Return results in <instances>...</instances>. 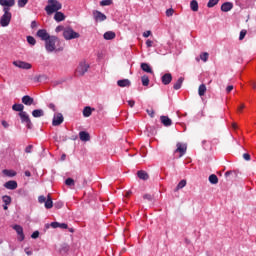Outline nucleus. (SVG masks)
<instances>
[{"instance_id":"obj_1","label":"nucleus","mask_w":256,"mask_h":256,"mask_svg":"<svg viewBox=\"0 0 256 256\" xmlns=\"http://www.w3.org/2000/svg\"><path fill=\"white\" fill-rule=\"evenodd\" d=\"M61 9H63V4L58 0H48V5L45 7L47 15H53V13L61 11Z\"/></svg>"},{"instance_id":"obj_2","label":"nucleus","mask_w":256,"mask_h":256,"mask_svg":"<svg viewBox=\"0 0 256 256\" xmlns=\"http://www.w3.org/2000/svg\"><path fill=\"white\" fill-rule=\"evenodd\" d=\"M57 43H59V38L57 36H51L49 40L45 42V49L48 53H53V51H63V48L57 49Z\"/></svg>"},{"instance_id":"obj_3","label":"nucleus","mask_w":256,"mask_h":256,"mask_svg":"<svg viewBox=\"0 0 256 256\" xmlns=\"http://www.w3.org/2000/svg\"><path fill=\"white\" fill-rule=\"evenodd\" d=\"M4 14L0 18L1 27H9V23H11L12 14L10 13L11 9L9 7L3 8Z\"/></svg>"},{"instance_id":"obj_4","label":"nucleus","mask_w":256,"mask_h":256,"mask_svg":"<svg viewBox=\"0 0 256 256\" xmlns=\"http://www.w3.org/2000/svg\"><path fill=\"white\" fill-rule=\"evenodd\" d=\"M63 37L66 41H71L72 39H79L81 35L78 32H75L73 28L67 27L64 29Z\"/></svg>"},{"instance_id":"obj_5","label":"nucleus","mask_w":256,"mask_h":256,"mask_svg":"<svg viewBox=\"0 0 256 256\" xmlns=\"http://www.w3.org/2000/svg\"><path fill=\"white\" fill-rule=\"evenodd\" d=\"M18 115L21 119V123H24L27 129H33V123L31 122V118H29V114H27V112H19Z\"/></svg>"},{"instance_id":"obj_6","label":"nucleus","mask_w":256,"mask_h":256,"mask_svg":"<svg viewBox=\"0 0 256 256\" xmlns=\"http://www.w3.org/2000/svg\"><path fill=\"white\" fill-rule=\"evenodd\" d=\"M87 71H89V64L81 62L76 69V75L83 77V75H85Z\"/></svg>"},{"instance_id":"obj_7","label":"nucleus","mask_w":256,"mask_h":256,"mask_svg":"<svg viewBox=\"0 0 256 256\" xmlns=\"http://www.w3.org/2000/svg\"><path fill=\"white\" fill-rule=\"evenodd\" d=\"M13 65L15 67H18V69H26V70H29V69H31V67H33L31 65V63L25 62V61H21V60L14 61Z\"/></svg>"},{"instance_id":"obj_8","label":"nucleus","mask_w":256,"mask_h":256,"mask_svg":"<svg viewBox=\"0 0 256 256\" xmlns=\"http://www.w3.org/2000/svg\"><path fill=\"white\" fill-rule=\"evenodd\" d=\"M63 121H65L63 114L56 113L53 117L52 125H53V127H59V125H61V123H63Z\"/></svg>"},{"instance_id":"obj_9","label":"nucleus","mask_w":256,"mask_h":256,"mask_svg":"<svg viewBox=\"0 0 256 256\" xmlns=\"http://www.w3.org/2000/svg\"><path fill=\"white\" fill-rule=\"evenodd\" d=\"M36 35L39 37V39H41V41H47L50 39L51 35H49V33H47V30L45 29H40L37 31Z\"/></svg>"},{"instance_id":"obj_10","label":"nucleus","mask_w":256,"mask_h":256,"mask_svg":"<svg viewBox=\"0 0 256 256\" xmlns=\"http://www.w3.org/2000/svg\"><path fill=\"white\" fill-rule=\"evenodd\" d=\"M177 148L175 150V153H180L179 157H183V155H185V153H187V145L186 144H182L181 142H178L176 144Z\"/></svg>"},{"instance_id":"obj_11","label":"nucleus","mask_w":256,"mask_h":256,"mask_svg":"<svg viewBox=\"0 0 256 256\" xmlns=\"http://www.w3.org/2000/svg\"><path fill=\"white\" fill-rule=\"evenodd\" d=\"M14 231H16L17 235H19L18 240L19 241H25V234L23 233V227L21 225H14L13 226Z\"/></svg>"},{"instance_id":"obj_12","label":"nucleus","mask_w":256,"mask_h":256,"mask_svg":"<svg viewBox=\"0 0 256 256\" xmlns=\"http://www.w3.org/2000/svg\"><path fill=\"white\" fill-rule=\"evenodd\" d=\"M93 17H94L95 21H97V22L107 20V16L99 10L93 11Z\"/></svg>"},{"instance_id":"obj_13","label":"nucleus","mask_w":256,"mask_h":256,"mask_svg":"<svg viewBox=\"0 0 256 256\" xmlns=\"http://www.w3.org/2000/svg\"><path fill=\"white\" fill-rule=\"evenodd\" d=\"M22 103L28 107H31V105L35 104V99L29 95H25L22 97Z\"/></svg>"},{"instance_id":"obj_14","label":"nucleus","mask_w":256,"mask_h":256,"mask_svg":"<svg viewBox=\"0 0 256 256\" xmlns=\"http://www.w3.org/2000/svg\"><path fill=\"white\" fill-rule=\"evenodd\" d=\"M4 187H5V189H9L10 191H15V189H17V187H18L17 181L10 180V181L4 183Z\"/></svg>"},{"instance_id":"obj_15","label":"nucleus","mask_w":256,"mask_h":256,"mask_svg":"<svg viewBox=\"0 0 256 256\" xmlns=\"http://www.w3.org/2000/svg\"><path fill=\"white\" fill-rule=\"evenodd\" d=\"M163 85H169L173 81V75L171 73H166L161 77Z\"/></svg>"},{"instance_id":"obj_16","label":"nucleus","mask_w":256,"mask_h":256,"mask_svg":"<svg viewBox=\"0 0 256 256\" xmlns=\"http://www.w3.org/2000/svg\"><path fill=\"white\" fill-rule=\"evenodd\" d=\"M160 121L164 125V127H171V125L173 124L168 116H161Z\"/></svg>"},{"instance_id":"obj_17","label":"nucleus","mask_w":256,"mask_h":256,"mask_svg":"<svg viewBox=\"0 0 256 256\" xmlns=\"http://www.w3.org/2000/svg\"><path fill=\"white\" fill-rule=\"evenodd\" d=\"M50 226L53 228V229H57V228H60V229H67L69 226L67 225V223H59V222H52L50 224Z\"/></svg>"},{"instance_id":"obj_18","label":"nucleus","mask_w":256,"mask_h":256,"mask_svg":"<svg viewBox=\"0 0 256 256\" xmlns=\"http://www.w3.org/2000/svg\"><path fill=\"white\" fill-rule=\"evenodd\" d=\"M231 9H233V3L231 2L223 3L221 6V11H223L224 13L231 11Z\"/></svg>"},{"instance_id":"obj_19","label":"nucleus","mask_w":256,"mask_h":256,"mask_svg":"<svg viewBox=\"0 0 256 256\" xmlns=\"http://www.w3.org/2000/svg\"><path fill=\"white\" fill-rule=\"evenodd\" d=\"M118 87H131V81L129 79H122L117 81Z\"/></svg>"},{"instance_id":"obj_20","label":"nucleus","mask_w":256,"mask_h":256,"mask_svg":"<svg viewBox=\"0 0 256 256\" xmlns=\"http://www.w3.org/2000/svg\"><path fill=\"white\" fill-rule=\"evenodd\" d=\"M54 20L57 21V23H61V21H65V14L63 12H55Z\"/></svg>"},{"instance_id":"obj_21","label":"nucleus","mask_w":256,"mask_h":256,"mask_svg":"<svg viewBox=\"0 0 256 256\" xmlns=\"http://www.w3.org/2000/svg\"><path fill=\"white\" fill-rule=\"evenodd\" d=\"M0 5L2 7H13L15 5V0H0Z\"/></svg>"},{"instance_id":"obj_22","label":"nucleus","mask_w":256,"mask_h":256,"mask_svg":"<svg viewBox=\"0 0 256 256\" xmlns=\"http://www.w3.org/2000/svg\"><path fill=\"white\" fill-rule=\"evenodd\" d=\"M183 81H185V78L180 77L176 83L173 85V89L175 91H179V89H181L182 85H183Z\"/></svg>"},{"instance_id":"obj_23","label":"nucleus","mask_w":256,"mask_h":256,"mask_svg":"<svg viewBox=\"0 0 256 256\" xmlns=\"http://www.w3.org/2000/svg\"><path fill=\"white\" fill-rule=\"evenodd\" d=\"M79 138L81 141H90L91 140V136L89 135V133H87L85 131H81L79 133Z\"/></svg>"},{"instance_id":"obj_24","label":"nucleus","mask_w":256,"mask_h":256,"mask_svg":"<svg viewBox=\"0 0 256 256\" xmlns=\"http://www.w3.org/2000/svg\"><path fill=\"white\" fill-rule=\"evenodd\" d=\"M137 175L140 179H142V181H147V179H149V174L144 170H139Z\"/></svg>"},{"instance_id":"obj_25","label":"nucleus","mask_w":256,"mask_h":256,"mask_svg":"<svg viewBox=\"0 0 256 256\" xmlns=\"http://www.w3.org/2000/svg\"><path fill=\"white\" fill-rule=\"evenodd\" d=\"M44 205L46 209H53V199L51 198V194H48Z\"/></svg>"},{"instance_id":"obj_26","label":"nucleus","mask_w":256,"mask_h":256,"mask_svg":"<svg viewBox=\"0 0 256 256\" xmlns=\"http://www.w3.org/2000/svg\"><path fill=\"white\" fill-rule=\"evenodd\" d=\"M45 115V112L43 109H36L32 111V116L35 118L43 117Z\"/></svg>"},{"instance_id":"obj_27","label":"nucleus","mask_w":256,"mask_h":256,"mask_svg":"<svg viewBox=\"0 0 256 256\" xmlns=\"http://www.w3.org/2000/svg\"><path fill=\"white\" fill-rule=\"evenodd\" d=\"M209 183L212 185H217L219 183V178L215 174H211L208 178Z\"/></svg>"},{"instance_id":"obj_28","label":"nucleus","mask_w":256,"mask_h":256,"mask_svg":"<svg viewBox=\"0 0 256 256\" xmlns=\"http://www.w3.org/2000/svg\"><path fill=\"white\" fill-rule=\"evenodd\" d=\"M141 69L145 73H153V69H151V66L149 64H147V63H142L141 64Z\"/></svg>"},{"instance_id":"obj_29","label":"nucleus","mask_w":256,"mask_h":256,"mask_svg":"<svg viewBox=\"0 0 256 256\" xmlns=\"http://www.w3.org/2000/svg\"><path fill=\"white\" fill-rule=\"evenodd\" d=\"M104 39H106V41H111V39H115V32L113 31L105 32Z\"/></svg>"},{"instance_id":"obj_30","label":"nucleus","mask_w":256,"mask_h":256,"mask_svg":"<svg viewBox=\"0 0 256 256\" xmlns=\"http://www.w3.org/2000/svg\"><path fill=\"white\" fill-rule=\"evenodd\" d=\"M205 93H207V86H205V84H201L198 88V95L200 97H203V95H205Z\"/></svg>"},{"instance_id":"obj_31","label":"nucleus","mask_w":256,"mask_h":256,"mask_svg":"<svg viewBox=\"0 0 256 256\" xmlns=\"http://www.w3.org/2000/svg\"><path fill=\"white\" fill-rule=\"evenodd\" d=\"M12 109H13V111H18L19 113H23L24 112L23 110L25 109V106L23 104H14L12 106Z\"/></svg>"},{"instance_id":"obj_32","label":"nucleus","mask_w":256,"mask_h":256,"mask_svg":"<svg viewBox=\"0 0 256 256\" xmlns=\"http://www.w3.org/2000/svg\"><path fill=\"white\" fill-rule=\"evenodd\" d=\"M3 175H5L6 177H15V175H17V172H15L14 170H7L4 169L2 171Z\"/></svg>"},{"instance_id":"obj_33","label":"nucleus","mask_w":256,"mask_h":256,"mask_svg":"<svg viewBox=\"0 0 256 256\" xmlns=\"http://www.w3.org/2000/svg\"><path fill=\"white\" fill-rule=\"evenodd\" d=\"M93 113V109H91V107L89 106H86L84 109H83V115L84 117H91V114Z\"/></svg>"},{"instance_id":"obj_34","label":"nucleus","mask_w":256,"mask_h":256,"mask_svg":"<svg viewBox=\"0 0 256 256\" xmlns=\"http://www.w3.org/2000/svg\"><path fill=\"white\" fill-rule=\"evenodd\" d=\"M190 7L193 11H199V3L196 0L190 2Z\"/></svg>"},{"instance_id":"obj_35","label":"nucleus","mask_w":256,"mask_h":256,"mask_svg":"<svg viewBox=\"0 0 256 256\" xmlns=\"http://www.w3.org/2000/svg\"><path fill=\"white\" fill-rule=\"evenodd\" d=\"M187 185V180H181L175 188V191H179V189H183Z\"/></svg>"},{"instance_id":"obj_36","label":"nucleus","mask_w":256,"mask_h":256,"mask_svg":"<svg viewBox=\"0 0 256 256\" xmlns=\"http://www.w3.org/2000/svg\"><path fill=\"white\" fill-rule=\"evenodd\" d=\"M200 59L204 63H207V61H209V53L203 52L202 54H200Z\"/></svg>"},{"instance_id":"obj_37","label":"nucleus","mask_w":256,"mask_h":256,"mask_svg":"<svg viewBox=\"0 0 256 256\" xmlns=\"http://www.w3.org/2000/svg\"><path fill=\"white\" fill-rule=\"evenodd\" d=\"M2 201H3L4 205H11V196L4 195L2 197Z\"/></svg>"},{"instance_id":"obj_38","label":"nucleus","mask_w":256,"mask_h":256,"mask_svg":"<svg viewBox=\"0 0 256 256\" xmlns=\"http://www.w3.org/2000/svg\"><path fill=\"white\" fill-rule=\"evenodd\" d=\"M65 185L68 187H75V180H73V178H67L65 180Z\"/></svg>"},{"instance_id":"obj_39","label":"nucleus","mask_w":256,"mask_h":256,"mask_svg":"<svg viewBox=\"0 0 256 256\" xmlns=\"http://www.w3.org/2000/svg\"><path fill=\"white\" fill-rule=\"evenodd\" d=\"M141 79H142V85L144 87H148L149 86V76L144 75V76H142Z\"/></svg>"},{"instance_id":"obj_40","label":"nucleus","mask_w":256,"mask_h":256,"mask_svg":"<svg viewBox=\"0 0 256 256\" xmlns=\"http://www.w3.org/2000/svg\"><path fill=\"white\" fill-rule=\"evenodd\" d=\"M100 5L101 7H108L109 5H113V0H102Z\"/></svg>"},{"instance_id":"obj_41","label":"nucleus","mask_w":256,"mask_h":256,"mask_svg":"<svg viewBox=\"0 0 256 256\" xmlns=\"http://www.w3.org/2000/svg\"><path fill=\"white\" fill-rule=\"evenodd\" d=\"M219 3V0H209L207 3V7L211 9L212 7H215Z\"/></svg>"},{"instance_id":"obj_42","label":"nucleus","mask_w":256,"mask_h":256,"mask_svg":"<svg viewBox=\"0 0 256 256\" xmlns=\"http://www.w3.org/2000/svg\"><path fill=\"white\" fill-rule=\"evenodd\" d=\"M27 42L29 45H35L37 43V40L33 36H27Z\"/></svg>"},{"instance_id":"obj_43","label":"nucleus","mask_w":256,"mask_h":256,"mask_svg":"<svg viewBox=\"0 0 256 256\" xmlns=\"http://www.w3.org/2000/svg\"><path fill=\"white\" fill-rule=\"evenodd\" d=\"M27 3H29V0H18V7L23 8Z\"/></svg>"},{"instance_id":"obj_44","label":"nucleus","mask_w":256,"mask_h":256,"mask_svg":"<svg viewBox=\"0 0 256 256\" xmlns=\"http://www.w3.org/2000/svg\"><path fill=\"white\" fill-rule=\"evenodd\" d=\"M173 13H175V10L173 8H169L166 10L167 17H173Z\"/></svg>"},{"instance_id":"obj_45","label":"nucleus","mask_w":256,"mask_h":256,"mask_svg":"<svg viewBox=\"0 0 256 256\" xmlns=\"http://www.w3.org/2000/svg\"><path fill=\"white\" fill-rule=\"evenodd\" d=\"M245 35H247V30H241L239 40L243 41V39H245Z\"/></svg>"},{"instance_id":"obj_46","label":"nucleus","mask_w":256,"mask_h":256,"mask_svg":"<svg viewBox=\"0 0 256 256\" xmlns=\"http://www.w3.org/2000/svg\"><path fill=\"white\" fill-rule=\"evenodd\" d=\"M146 113L149 115V117H151L153 119V117H155V110L153 109H148L146 110Z\"/></svg>"},{"instance_id":"obj_47","label":"nucleus","mask_w":256,"mask_h":256,"mask_svg":"<svg viewBox=\"0 0 256 256\" xmlns=\"http://www.w3.org/2000/svg\"><path fill=\"white\" fill-rule=\"evenodd\" d=\"M56 33H61V31H63V33L65 32V27L64 26H57L55 29Z\"/></svg>"},{"instance_id":"obj_48","label":"nucleus","mask_w":256,"mask_h":256,"mask_svg":"<svg viewBox=\"0 0 256 256\" xmlns=\"http://www.w3.org/2000/svg\"><path fill=\"white\" fill-rule=\"evenodd\" d=\"M46 201H47V198L45 196H39L38 197V202L39 203H46Z\"/></svg>"},{"instance_id":"obj_49","label":"nucleus","mask_w":256,"mask_h":256,"mask_svg":"<svg viewBox=\"0 0 256 256\" xmlns=\"http://www.w3.org/2000/svg\"><path fill=\"white\" fill-rule=\"evenodd\" d=\"M33 151V145H28L26 148H25V153H32Z\"/></svg>"},{"instance_id":"obj_50","label":"nucleus","mask_w":256,"mask_h":256,"mask_svg":"<svg viewBox=\"0 0 256 256\" xmlns=\"http://www.w3.org/2000/svg\"><path fill=\"white\" fill-rule=\"evenodd\" d=\"M243 159H245V161H251V155L249 153H244Z\"/></svg>"},{"instance_id":"obj_51","label":"nucleus","mask_w":256,"mask_h":256,"mask_svg":"<svg viewBox=\"0 0 256 256\" xmlns=\"http://www.w3.org/2000/svg\"><path fill=\"white\" fill-rule=\"evenodd\" d=\"M143 199H147V201H153V196H151V194H145Z\"/></svg>"},{"instance_id":"obj_52","label":"nucleus","mask_w":256,"mask_h":256,"mask_svg":"<svg viewBox=\"0 0 256 256\" xmlns=\"http://www.w3.org/2000/svg\"><path fill=\"white\" fill-rule=\"evenodd\" d=\"M31 238H32V239H37V238H39V231H34V232L32 233V235H31Z\"/></svg>"},{"instance_id":"obj_53","label":"nucleus","mask_w":256,"mask_h":256,"mask_svg":"<svg viewBox=\"0 0 256 256\" xmlns=\"http://www.w3.org/2000/svg\"><path fill=\"white\" fill-rule=\"evenodd\" d=\"M2 126L4 129H8L9 128V123H7V121L2 120Z\"/></svg>"},{"instance_id":"obj_54","label":"nucleus","mask_w":256,"mask_h":256,"mask_svg":"<svg viewBox=\"0 0 256 256\" xmlns=\"http://www.w3.org/2000/svg\"><path fill=\"white\" fill-rule=\"evenodd\" d=\"M48 107L53 111H57V107L53 103L48 104Z\"/></svg>"},{"instance_id":"obj_55","label":"nucleus","mask_w":256,"mask_h":256,"mask_svg":"<svg viewBox=\"0 0 256 256\" xmlns=\"http://www.w3.org/2000/svg\"><path fill=\"white\" fill-rule=\"evenodd\" d=\"M25 253L26 255L30 256V255H33V251L29 250V248H25Z\"/></svg>"},{"instance_id":"obj_56","label":"nucleus","mask_w":256,"mask_h":256,"mask_svg":"<svg viewBox=\"0 0 256 256\" xmlns=\"http://www.w3.org/2000/svg\"><path fill=\"white\" fill-rule=\"evenodd\" d=\"M146 46L149 48V47H153V41L151 40H147L146 41Z\"/></svg>"},{"instance_id":"obj_57","label":"nucleus","mask_w":256,"mask_h":256,"mask_svg":"<svg viewBox=\"0 0 256 256\" xmlns=\"http://www.w3.org/2000/svg\"><path fill=\"white\" fill-rule=\"evenodd\" d=\"M150 35H151V31H150V30L145 31V32L143 33V37H145V38L149 37Z\"/></svg>"},{"instance_id":"obj_58","label":"nucleus","mask_w":256,"mask_h":256,"mask_svg":"<svg viewBox=\"0 0 256 256\" xmlns=\"http://www.w3.org/2000/svg\"><path fill=\"white\" fill-rule=\"evenodd\" d=\"M56 209H61L63 207V202H58L55 204Z\"/></svg>"},{"instance_id":"obj_59","label":"nucleus","mask_w":256,"mask_h":256,"mask_svg":"<svg viewBox=\"0 0 256 256\" xmlns=\"http://www.w3.org/2000/svg\"><path fill=\"white\" fill-rule=\"evenodd\" d=\"M128 105L129 107H135V100H129Z\"/></svg>"},{"instance_id":"obj_60","label":"nucleus","mask_w":256,"mask_h":256,"mask_svg":"<svg viewBox=\"0 0 256 256\" xmlns=\"http://www.w3.org/2000/svg\"><path fill=\"white\" fill-rule=\"evenodd\" d=\"M232 89H233V85L227 86L226 88L227 93H231Z\"/></svg>"},{"instance_id":"obj_61","label":"nucleus","mask_w":256,"mask_h":256,"mask_svg":"<svg viewBox=\"0 0 256 256\" xmlns=\"http://www.w3.org/2000/svg\"><path fill=\"white\" fill-rule=\"evenodd\" d=\"M35 27H37V21H32L31 22V28L35 29Z\"/></svg>"},{"instance_id":"obj_62","label":"nucleus","mask_w":256,"mask_h":256,"mask_svg":"<svg viewBox=\"0 0 256 256\" xmlns=\"http://www.w3.org/2000/svg\"><path fill=\"white\" fill-rule=\"evenodd\" d=\"M243 109H245V104H241L238 108V111L241 112Z\"/></svg>"},{"instance_id":"obj_63","label":"nucleus","mask_w":256,"mask_h":256,"mask_svg":"<svg viewBox=\"0 0 256 256\" xmlns=\"http://www.w3.org/2000/svg\"><path fill=\"white\" fill-rule=\"evenodd\" d=\"M250 85L253 87V89H256V82L255 81H251Z\"/></svg>"},{"instance_id":"obj_64","label":"nucleus","mask_w":256,"mask_h":256,"mask_svg":"<svg viewBox=\"0 0 256 256\" xmlns=\"http://www.w3.org/2000/svg\"><path fill=\"white\" fill-rule=\"evenodd\" d=\"M25 176L26 177H31V172L29 170L25 171Z\"/></svg>"}]
</instances>
